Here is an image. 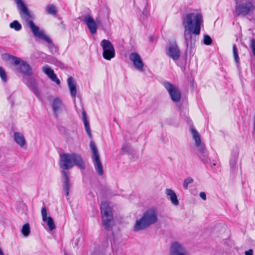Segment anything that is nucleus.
<instances>
[{
    "label": "nucleus",
    "mask_w": 255,
    "mask_h": 255,
    "mask_svg": "<svg viewBox=\"0 0 255 255\" xmlns=\"http://www.w3.org/2000/svg\"><path fill=\"white\" fill-rule=\"evenodd\" d=\"M203 17L201 13L193 12L186 14L183 19L182 24L184 28V37L186 48H193L199 35Z\"/></svg>",
    "instance_id": "nucleus-1"
},
{
    "label": "nucleus",
    "mask_w": 255,
    "mask_h": 255,
    "mask_svg": "<svg viewBox=\"0 0 255 255\" xmlns=\"http://www.w3.org/2000/svg\"><path fill=\"white\" fill-rule=\"evenodd\" d=\"M59 166L63 170L62 171V181L63 188L65 192V196H68L70 190V180L68 173L65 170H68L74 166L79 169H85V163L81 155L76 153H63L60 155Z\"/></svg>",
    "instance_id": "nucleus-2"
},
{
    "label": "nucleus",
    "mask_w": 255,
    "mask_h": 255,
    "mask_svg": "<svg viewBox=\"0 0 255 255\" xmlns=\"http://www.w3.org/2000/svg\"><path fill=\"white\" fill-rule=\"evenodd\" d=\"M14 1L17 4L21 17L25 21L26 26L30 28L33 35L49 43V48L50 50L52 51L55 49V46L50 38L46 35L42 31H40L39 28L35 25L32 21L34 16L31 13L22 0H14Z\"/></svg>",
    "instance_id": "nucleus-3"
},
{
    "label": "nucleus",
    "mask_w": 255,
    "mask_h": 255,
    "mask_svg": "<svg viewBox=\"0 0 255 255\" xmlns=\"http://www.w3.org/2000/svg\"><path fill=\"white\" fill-rule=\"evenodd\" d=\"M158 221L157 212L155 208H152L145 211L141 217L137 220L133 226V231L144 230Z\"/></svg>",
    "instance_id": "nucleus-4"
},
{
    "label": "nucleus",
    "mask_w": 255,
    "mask_h": 255,
    "mask_svg": "<svg viewBox=\"0 0 255 255\" xmlns=\"http://www.w3.org/2000/svg\"><path fill=\"white\" fill-rule=\"evenodd\" d=\"M101 212L103 216L102 222L107 231L112 230L113 225V216L111 209L106 202H102L101 204Z\"/></svg>",
    "instance_id": "nucleus-5"
},
{
    "label": "nucleus",
    "mask_w": 255,
    "mask_h": 255,
    "mask_svg": "<svg viewBox=\"0 0 255 255\" xmlns=\"http://www.w3.org/2000/svg\"><path fill=\"white\" fill-rule=\"evenodd\" d=\"M235 12L236 15L245 16L255 9V5L251 1L235 0Z\"/></svg>",
    "instance_id": "nucleus-6"
},
{
    "label": "nucleus",
    "mask_w": 255,
    "mask_h": 255,
    "mask_svg": "<svg viewBox=\"0 0 255 255\" xmlns=\"http://www.w3.org/2000/svg\"><path fill=\"white\" fill-rule=\"evenodd\" d=\"M103 48V56L104 59L110 60L115 56V51L112 43L109 40L103 39L100 43Z\"/></svg>",
    "instance_id": "nucleus-7"
},
{
    "label": "nucleus",
    "mask_w": 255,
    "mask_h": 255,
    "mask_svg": "<svg viewBox=\"0 0 255 255\" xmlns=\"http://www.w3.org/2000/svg\"><path fill=\"white\" fill-rule=\"evenodd\" d=\"M163 85L169 93L171 100L174 102H179L181 99V93L179 89L169 82H164Z\"/></svg>",
    "instance_id": "nucleus-8"
},
{
    "label": "nucleus",
    "mask_w": 255,
    "mask_h": 255,
    "mask_svg": "<svg viewBox=\"0 0 255 255\" xmlns=\"http://www.w3.org/2000/svg\"><path fill=\"white\" fill-rule=\"evenodd\" d=\"M169 255H189L185 247L178 242L171 243L169 250Z\"/></svg>",
    "instance_id": "nucleus-9"
},
{
    "label": "nucleus",
    "mask_w": 255,
    "mask_h": 255,
    "mask_svg": "<svg viewBox=\"0 0 255 255\" xmlns=\"http://www.w3.org/2000/svg\"><path fill=\"white\" fill-rule=\"evenodd\" d=\"M165 53L167 56L174 61L179 59L180 57V50L175 41L169 43V45Z\"/></svg>",
    "instance_id": "nucleus-10"
},
{
    "label": "nucleus",
    "mask_w": 255,
    "mask_h": 255,
    "mask_svg": "<svg viewBox=\"0 0 255 255\" xmlns=\"http://www.w3.org/2000/svg\"><path fill=\"white\" fill-rule=\"evenodd\" d=\"M190 131L192 135V137L195 140V145L197 148L198 154L204 153L207 150L204 144L201 143L200 136L198 132L193 126H191Z\"/></svg>",
    "instance_id": "nucleus-11"
},
{
    "label": "nucleus",
    "mask_w": 255,
    "mask_h": 255,
    "mask_svg": "<svg viewBox=\"0 0 255 255\" xmlns=\"http://www.w3.org/2000/svg\"><path fill=\"white\" fill-rule=\"evenodd\" d=\"M129 59L133 62L135 68L139 71H143V63L140 55L136 52H132L129 56Z\"/></svg>",
    "instance_id": "nucleus-12"
},
{
    "label": "nucleus",
    "mask_w": 255,
    "mask_h": 255,
    "mask_svg": "<svg viewBox=\"0 0 255 255\" xmlns=\"http://www.w3.org/2000/svg\"><path fill=\"white\" fill-rule=\"evenodd\" d=\"M24 82L28 87H29L32 90L35 95L37 98H39L40 97V93L38 91L35 80L34 78L32 77L24 78Z\"/></svg>",
    "instance_id": "nucleus-13"
},
{
    "label": "nucleus",
    "mask_w": 255,
    "mask_h": 255,
    "mask_svg": "<svg viewBox=\"0 0 255 255\" xmlns=\"http://www.w3.org/2000/svg\"><path fill=\"white\" fill-rule=\"evenodd\" d=\"M83 20L86 23L87 27L90 30L91 34H95L97 30V23L96 22H95V20L94 19V18L91 16L87 15L84 17Z\"/></svg>",
    "instance_id": "nucleus-14"
},
{
    "label": "nucleus",
    "mask_w": 255,
    "mask_h": 255,
    "mask_svg": "<svg viewBox=\"0 0 255 255\" xmlns=\"http://www.w3.org/2000/svg\"><path fill=\"white\" fill-rule=\"evenodd\" d=\"M41 215L42 220L44 222L46 223L50 231L53 230L55 228V225L52 217L47 216V209L43 207L41 209Z\"/></svg>",
    "instance_id": "nucleus-15"
},
{
    "label": "nucleus",
    "mask_w": 255,
    "mask_h": 255,
    "mask_svg": "<svg viewBox=\"0 0 255 255\" xmlns=\"http://www.w3.org/2000/svg\"><path fill=\"white\" fill-rule=\"evenodd\" d=\"M42 71L53 82H55L57 85L60 84V80L57 77L54 71L49 66L45 65L43 66Z\"/></svg>",
    "instance_id": "nucleus-16"
},
{
    "label": "nucleus",
    "mask_w": 255,
    "mask_h": 255,
    "mask_svg": "<svg viewBox=\"0 0 255 255\" xmlns=\"http://www.w3.org/2000/svg\"><path fill=\"white\" fill-rule=\"evenodd\" d=\"M18 72L28 76L32 74V70L30 66L25 61H22L19 67L17 68Z\"/></svg>",
    "instance_id": "nucleus-17"
},
{
    "label": "nucleus",
    "mask_w": 255,
    "mask_h": 255,
    "mask_svg": "<svg viewBox=\"0 0 255 255\" xmlns=\"http://www.w3.org/2000/svg\"><path fill=\"white\" fill-rule=\"evenodd\" d=\"M95 169L97 174L101 176L104 174L103 165L101 161L100 157L92 158Z\"/></svg>",
    "instance_id": "nucleus-18"
},
{
    "label": "nucleus",
    "mask_w": 255,
    "mask_h": 255,
    "mask_svg": "<svg viewBox=\"0 0 255 255\" xmlns=\"http://www.w3.org/2000/svg\"><path fill=\"white\" fill-rule=\"evenodd\" d=\"M63 103L62 101L58 98H55L52 103V108L55 117L58 116V113L62 108Z\"/></svg>",
    "instance_id": "nucleus-19"
},
{
    "label": "nucleus",
    "mask_w": 255,
    "mask_h": 255,
    "mask_svg": "<svg viewBox=\"0 0 255 255\" xmlns=\"http://www.w3.org/2000/svg\"><path fill=\"white\" fill-rule=\"evenodd\" d=\"M165 193L169 197V199L173 205L178 206L179 202L175 192L172 189L167 188L165 190Z\"/></svg>",
    "instance_id": "nucleus-20"
},
{
    "label": "nucleus",
    "mask_w": 255,
    "mask_h": 255,
    "mask_svg": "<svg viewBox=\"0 0 255 255\" xmlns=\"http://www.w3.org/2000/svg\"><path fill=\"white\" fill-rule=\"evenodd\" d=\"M14 140L15 142L19 145L20 147H23L26 144L25 139L23 133L15 131L13 134Z\"/></svg>",
    "instance_id": "nucleus-21"
},
{
    "label": "nucleus",
    "mask_w": 255,
    "mask_h": 255,
    "mask_svg": "<svg viewBox=\"0 0 255 255\" xmlns=\"http://www.w3.org/2000/svg\"><path fill=\"white\" fill-rule=\"evenodd\" d=\"M67 83L70 90L71 97L75 98L77 93V90L75 82L73 78L70 77L67 79Z\"/></svg>",
    "instance_id": "nucleus-22"
},
{
    "label": "nucleus",
    "mask_w": 255,
    "mask_h": 255,
    "mask_svg": "<svg viewBox=\"0 0 255 255\" xmlns=\"http://www.w3.org/2000/svg\"><path fill=\"white\" fill-rule=\"evenodd\" d=\"M238 158V154L235 153L232 155L230 159V169L233 173H236L238 170L237 166H236Z\"/></svg>",
    "instance_id": "nucleus-23"
},
{
    "label": "nucleus",
    "mask_w": 255,
    "mask_h": 255,
    "mask_svg": "<svg viewBox=\"0 0 255 255\" xmlns=\"http://www.w3.org/2000/svg\"><path fill=\"white\" fill-rule=\"evenodd\" d=\"M82 115V119H83V121L84 124L85 126L86 131L88 136L90 138H92V133L91 132V129H90V128L89 121L87 119L86 113L85 111H83Z\"/></svg>",
    "instance_id": "nucleus-24"
},
{
    "label": "nucleus",
    "mask_w": 255,
    "mask_h": 255,
    "mask_svg": "<svg viewBox=\"0 0 255 255\" xmlns=\"http://www.w3.org/2000/svg\"><path fill=\"white\" fill-rule=\"evenodd\" d=\"M90 147L93 153L92 158L100 157L97 146L93 140H91L90 143Z\"/></svg>",
    "instance_id": "nucleus-25"
},
{
    "label": "nucleus",
    "mask_w": 255,
    "mask_h": 255,
    "mask_svg": "<svg viewBox=\"0 0 255 255\" xmlns=\"http://www.w3.org/2000/svg\"><path fill=\"white\" fill-rule=\"evenodd\" d=\"M198 156L204 163L211 164V159L208 156L207 151L204 153L198 154Z\"/></svg>",
    "instance_id": "nucleus-26"
},
{
    "label": "nucleus",
    "mask_w": 255,
    "mask_h": 255,
    "mask_svg": "<svg viewBox=\"0 0 255 255\" xmlns=\"http://www.w3.org/2000/svg\"><path fill=\"white\" fill-rule=\"evenodd\" d=\"M180 114L181 117L188 123L191 122L188 117V110L187 109H181L180 110Z\"/></svg>",
    "instance_id": "nucleus-27"
},
{
    "label": "nucleus",
    "mask_w": 255,
    "mask_h": 255,
    "mask_svg": "<svg viewBox=\"0 0 255 255\" xmlns=\"http://www.w3.org/2000/svg\"><path fill=\"white\" fill-rule=\"evenodd\" d=\"M30 232V226L28 223L25 224L22 227L21 233L24 237H28Z\"/></svg>",
    "instance_id": "nucleus-28"
},
{
    "label": "nucleus",
    "mask_w": 255,
    "mask_h": 255,
    "mask_svg": "<svg viewBox=\"0 0 255 255\" xmlns=\"http://www.w3.org/2000/svg\"><path fill=\"white\" fill-rule=\"evenodd\" d=\"M9 26L11 28L14 29L16 31H19L22 28L21 24L16 20L11 22Z\"/></svg>",
    "instance_id": "nucleus-29"
},
{
    "label": "nucleus",
    "mask_w": 255,
    "mask_h": 255,
    "mask_svg": "<svg viewBox=\"0 0 255 255\" xmlns=\"http://www.w3.org/2000/svg\"><path fill=\"white\" fill-rule=\"evenodd\" d=\"M47 12L51 15H55L57 14V10L53 4H48L46 6Z\"/></svg>",
    "instance_id": "nucleus-30"
},
{
    "label": "nucleus",
    "mask_w": 255,
    "mask_h": 255,
    "mask_svg": "<svg viewBox=\"0 0 255 255\" xmlns=\"http://www.w3.org/2000/svg\"><path fill=\"white\" fill-rule=\"evenodd\" d=\"M8 57L9 59L12 60L13 63L15 65H20L22 61H24L23 60H21L20 58L14 56L8 55Z\"/></svg>",
    "instance_id": "nucleus-31"
},
{
    "label": "nucleus",
    "mask_w": 255,
    "mask_h": 255,
    "mask_svg": "<svg viewBox=\"0 0 255 255\" xmlns=\"http://www.w3.org/2000/svg\"><path fill=\"white\" fill-rule=\"evenodd\" d=\"M0 77L2 82L4 83L7 82V78L6 73L4 70L1 66H0Z\"/></svg>",
    "instance_id": "nucleus-32"
},
{
    "label": "nucleus",
    "mask_w": 255,
    "mask_h": 255,
    "mask_svg": "<svg viewBox=\"0 0 255 255\" xmlns=\"http://www.w3.org/2000/svg\"><path fill=\"white\" fill-rule=\"evenodd\" d=\"M233 51L235 61L237 63L239 64L240 63V58L238 55V49L235 44H234L233 46Z\"/></svg>",
    "instance_id": "nucleus-33"
},
{
    "label": "nucleus",
    "mask_w": 255,
    "mask_h": 255,
    "mask_svg": "<svg viewBox=\"0 0 255 255\" xmlns=\"http://www.w3.org/2000/svg\"><path fill=\"white\" fill-rule=\"evenodd\" d=\"M193 182L192 178L189 177L186 178L183 182V186L185 189H187L188 188V185L192 183Z\"/></svg>",
    "instance_id": "nucleus-34"
},
{
    "label": "nucleus",
    "mask_w": 255,
    "mask_h": 255,
    "mask_svg": "<svg viewBox=\"0 0 255 255\" xmlns=\"http://www.w3.org/2000/svg\"><path fill=\"white\" fill-rule=\"evenodd\" d=\"M52 64L58 66L60 68L64 67V64L58 59L53 58L50 62Z\"/></svg>",
    "instance_id": "nucleus-35"
},
{
    "label": "nucleus",
    "mask_w": 255,
    "mask_h": 255,
    "mask_svg": "<svg viewBox=\"0 0 255 255\" xmlns=\"http://www.w3.org/2000/svg\"><path fill=\"white\" fill-rule=\"evenodd\" d=\"M203 42L205 45H210L212 43V39L208 35H204Z\"/></svg>",
    "instance_id": "nucleus-36"
},
{
    "label": "nucleus",
    "mask_w": 255,
    "mask_h": 255,
    "mask_svg": "<svg viewBox=\"0 0 255 255\" xmlns=\"http://www.w3.org/2000/svg\"><path fill=\"white\" fill-rule=\"evenodd\" d=\"M250 48L252 50L253 55L255 56V39L254 38L251 40Z\"/></svg>",
    "instance_id": "nucleus-37"
},
{
    "label": "nucleus",
    "mask_w": 255,
    "mask_h": 255,
    "mask_svg": "<svg viewBox=\"0 0 255 255\" xmlns=\"http://www.w3.org/2000/svg\"><path fill=\"white\" fill-rule=\"evenodd\" d=\"M129 145L128 144L126 143L123 145L121 149V151L124 153H128L129 152Z\"/></svg>",
    "instance_id": "nucleus-38"
},
{
    "label": "nucleus",
    "mask_w": 255,
    "mask_h": 255,
    "mask_svg": "<svg viewBox=\"0 0 255 255\" xmlns=\"http://www.w3.org/2000/svg\"><path fill=\"white\" fill-rule=\"evenodd\" d=\"M145 7L143 8V14L145 15L146 16H147L148 15V14H149V13H148V12L147 10V4H148V2H147V0H145Z\"/></svg>",
    "instance_id": "nucleus-39"
},
{
    "label": "nucleus",
    "mask_w": 255,
    "mask_h": 255,
    "mask_svg": "<svg viewBox=\"0 0 255 255\" xmlns=\"http://www.w3.org/2000/svg\"><path fill=\"white\" fill-rule=\"evenodd\" d=\"M200 197L203 200H206V195L205 192H201L200 193Z\"/></svg>",
    "instance_id": "nucleus-40"
},
{
    "label": "nucleus",
    "mask_w": 255,
    "mask_h": 255,
    "mask_svg": "<svg viewBox=\"0 0 255 255\" xmlns=\"http://www.w3.org/2000/svg\"><path fill=\"white\" fill-rule=\"evenodd\" d=\"M245 255H253V250L252 249H250L248 251H247L245 253Z\"/></svg>",
    "instance_id": "nucleus-41"
},
{
    "label": "nucleus",
    "mask_w": 255,
    "mask_h": 255,
    "mask_svg": "<svg viewBox=\"0 0 255 255\" xmlns=\"http://www.w3.org/2000/svg\"><path fill=\"white\" fill-rule=\"evenodd\" d=\"M109 241L110 242H111V240L109 239V238L108 237H107V239H106V247H108L109 246Z\"/></svg>",
    "instance_id": "nucleus-42"
},
{
    "label": "nucleus",
    "mask_w": 255,
    "mask_h": 255,
    "mask_svg": "<svg viewBox=\"0 0 255 255\" xmlns=\"http://www.w3.org/2000/svg\"><path fill=\"white\" fill-rule=\"evenodd\" d=\"M95 22H97V28H98V26H100V20L97 19Z\"/></svg>",
    "instance_id": "nucleus-43"
},
{
    "label": "nucleus",
    "mask_w": 255,
    "mask_h": 255,
    "mask_svg": "<svg viewBox=\"0 0 255 255\" xmlns=\"http://www.w3.org/2000/svg\"><path fill=\"white\" fill-rule=\"evenodd\" d=\"M0 255H4L3 253L0 248Z\"/></svg>",
    "instance_id": "nucleus-44"
},
{
    "label": "nucleus",
    "mask_w": 255,
    "mask_h": 255,
    "mask_svg": "<svg viewBox=\"0 0 255 255\" xmlns=\"http://www.w3.org/2000/svg\"><path fill=\"white\" fill-rule=\"evenodd\" d=\"M11 99L12 101H13V95L12 94L9 97V100H11Z\"/></svg>",
    "instance_id": "nucleus-45"
},
{
    "label": "nucleus",
    "mask_w": 255,
    "mask_h": 255,
    "mask_svg": "<svg viewBox=\"0 0 255 255\" xmlns=\"http://www.w3.org/2000/svg\"><path fill=\"white\" fill-rule=\"evenodd\" d=\"M152 38L151 37H149V40H150V41H152Z\"/></svg>",
    "instance_id": "nucleus-46"
},
{
    "label": "nucleus",
    "mask_w": 255,
    "mask_h": 255,
    "mask_svg": "<svg viewBox=\"0 0 255 255\" xmlns=\"http://www.w3.org/2000/svg\"><path fill=\"white\" fill-rule=\"evenodd\" d=\"M65 255H69V254H67V253H65Z\"/></svg>",
    "instance_id": "nucleus-47"
},
{
    "label": "nucleus",
    "mask_w": 255,
    "mask_h": 255,
    "mask_svg": "<svg viewBox=\"0 0 255 255\" xmlns=\"http://www.w3.org/2000/svg\"><path fill=\"white\" fill-rule=\"evenodd\" d=\"M78 18H79V19H80V20H82V19H81V18H80V17H79Z\"/></svg>",
    "instance_id": "nucleus-48"
},
{
    "label": "nucleus",
    "mask_w": 255,
    "mask_h": 255,
    "mask_svg": "<svg viewBox=\"0 0 255 255\" xmlns=\"http://www.w3.org/2000/svg\"><path fill=\"white\" fill-rule=\"evenodd\" d=\"M13 101H12L11 102V104L13 105Z\"/></svg>",
    "instance_id": "nucleus-49"
}]
</instances>
